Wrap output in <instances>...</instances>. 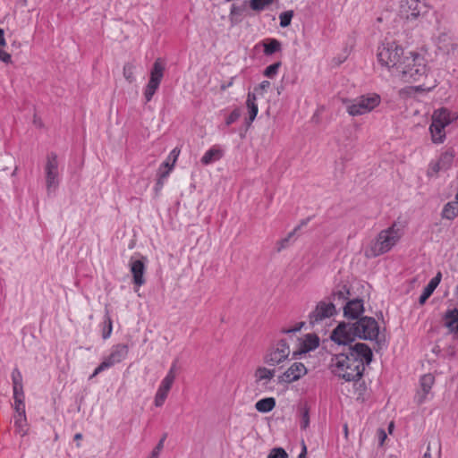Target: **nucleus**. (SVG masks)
Segmentation results:
<instances>
[{
	"label": "nucleus",
	"instance_id": "f257e3e1",
	"mask_svg": "<svg viewBox=\"0 0 458 458\" xmlns=\"http://www.w3.org/2000/svg\"><path fill=\"white\" fill-rule=\"evenodd\" d=\"M344 352L332 355L329 369L331 372L347 382L359 380L373 357L371 349L363 343L348 344Z\"/></svg>",
	"mask_w": 458,
	"mask_h": 458
},
{
	"label": "nucleus",
	"instance_id": "f03ea898",
	"mask_svg": "<svg viewBox=\"0 0 458 458\" xmlns=\"http://www.w3.org/2000/svg\"><path fill=\"white\" fill-rule=\"evenodd\" d=\"M379 333L377 322L370 317H363L353 323H340L332 332L330 338L339 345H348L357 337L375 340Z\"/></svg>",
	"mask_w": 458,
	"mask_h": 458
},
{
	"label": "nucleus",
	"instance_id": "7ed1b4c3",
	"mask_svg": "<svg viewBox=\"0 0 458 458\" xmlns=\"http://www.w3.org/2000/svg\"><path fill=\"white\" fill-rule=\"evenodd\" d=\"M405 53L401 46L394 40L386 39L377 49V60L394 74L397 68L407 69L414 59H403Z\"/></svg>",
	"mask_w": 458,
	"mask_h": 458
},
{
	"label": "nucleus",
	"instance_id": "20e7f679",
	"mask_svg": "<svg viewBox=\"0 0 458 458\" xmlns=\"http://www.w3.org/2000/svg\"><path fill=\"white\" fill-rule=\"evenodd\" d=\"M303 324V322H301L297 327L283 331L286 334V336L279 340L267 350L264 357V361L267 364L276 366L284 361L289 357L291 352H293L291 344H293L294 334L301 330Z\"/></svg>",
	"mask_w": 458,
	"mask_h": 458
},
{
	"label": "nucleus",
	"instance_id": "39448f33",
	"mask_svg": "<svg viewBox=\"0 0 458 458\" xmlns=\"http://www.w3.org/2000/svg\"><path fill=\"white\" fill-rule=\"evenodd\" d=\"M401 235L400 229L396 228L395 224L386 230H382L366 249L365 256L375 258L389 251L398 242Z\"/></svg>",
	"mask_w": 458,
	"mask_h": 458
},
{
	"label": "nucleus",
	"instance_id": "423d86ee",
	"mask_svg": "<svg viewBox=\"0 0 458 458\" xmlns=\"http://www.w3.org/2000/svg\"><path fill=\"white\" fill-rule=\"evenodd\" d=\"M403 59H414V62H411L407 69L397 68L394 76L399 77L403 81L411 82L420 81L426 74L427 66L421 55L415 52H407L403 55Z\"/></svg>",
	"mask_w": 458,
	"mask_h": 458
},
{
	"label": "nucleus",
	"instance_id": "0eeeda50",
	"mask_svg": "<svg viewBox=\"0 0 458 458\" xmlns=\"http://www.w3.org/2000/svg\"><path fill=\"white\" fill-rule=\"evenodd\" d=\"M381 98L377 94L360 96L355 99L344 101L348 114L352 116L362 115L371 112L380 104Z\"/></svg>",
	"mask_w": 458,
	"mask_h": 458
},
{
	"label": "nucleus",
	"instance_id": "6e6552de",
	"mask_svg": "<svg viewBox=\"0 0 458 458\" xmlns=\"http://www.w3.org/2000/svg\"><path fill=\"white\" fill-rule=\"evenodd\" d=\"M129 353V346L125 344H117L112 346L110 353L104 358L103 361L96 368L90 377H93L105 369L114 366L124 360Z\"/></svg>",
	"mask_w": 458,
	"mask_h": 458
},
{
	"label": "nucleus",
	"instance_id": "1a4fd4ad",
	"mask_svg": "<svg viewBox=\"0 0 458 458\" xmlns=\"http://www.w3.org/2000/svg\"><path fill=\"white\" fill-rule=\"evenodd\" d=\"M335 314V304L327 299L322 300L317 303L315 309L310 313L309 324L312 327H316L321 325L324 320L332 318Z\"/></svg>",
	"mask_w": 458,
	"mask_h": 458
},
{
	"label": "nucleus",
	"instance_id": "9d476101",
	"mask_svg": "<svg viewBox=\"0 0 458 458\" xmlns=\"http://www.w3.org/2000/svg\"><path fill=\"white\" fill-rule=\"evenodd\" d=\"M165 65L158 58L155 61L153 67L150 71L149 81L144 90V97L147 102H149L157 89L159 88L160 82L164 76Z\"/></svg>",
	"mask_w": 458,
	"mask_h": 458
},
{
	"label": "nucleus",
	"instance_id": "9b49d317",
	"mask_svg": "<svg viewBox=\"0 0 458 458\" xmlns=\"http://www.w3.org/2000/svg\"><path fill=\"white\" fill-rule=\"evenodd\" d=\"M46 173V185L48 193L55 191L58 185V161L57 156L54 153L47 155V163L45 166Z\"/></svg>",
	"mask_w": 458,
	"mask_h": 458
},
{
	"label": "nucleus",
	"instance_id": "f8f14e48",
	"mask_svg": "<svg viewBox=\"0 0 458 458\" xmlns=\"http://www.w3.org/2000/svg\"><path fill=\"white\" fill-rule=\"evenodd\" d=\"M428 9L421 0H405L401 4L400 14L407 21H414L420 15H424Z\"/></svg>",
	"mask_w": 458,
	"mask_h": 458
},
{
	"label": "nucleus",
	"instance_id": "ddd939ff",
	"mask_svg": "<svg viewBox=\"0 0 458 458\" xmlns=\"http://www.w3.org/2000/svg\"><path fill=\"white\" fill-rule=\"evenodd\" d=\"M293 344H295L298 348L293 349V358H297L300 354L315 350L319 345V338L315 334H307L303 340L294 336Z\"/></svg>",
	"mask_w": 458,
	"mask_h": 458
},
{
	"label": "nucleus",
	"instance_id": "4468645a",
	"mask_svg": "<svg viewBox=\"0 0 458 458\" xmlns=\"http://www.w3.org/2000/svg\"><path fill=\"white\" fill-rule=\"evenodd\" d=\"M14 427L15 431L21 437H25L29 432V424L26 418V410L24 403H15L14 405Z\"/></svg>",
	"mask_w": 458,
	"mask_h": 458
},
{
	"label": "nucleus",
	"instance_id": "2eb2a0df",
	"mask_svg": "<svg viewBox=\"0 0 458 458\" xmlns=\"http://www.w3.org/2000/svg\"><path fill=\"white\" fill-rule=\"evenodd\" d=\"M307 369L301 362H295L285 370L279 380L284 383H292L300 379L302 376L306 375Z\"/></svg>",
	"mask_w": 458,
	"mask_h": 458
},
{
	"label": "nucleus",
	"instance_id": "dca6fc26",
	"mask_svg": "<svg viewBox=\"0 0 458 458\" xmlns=\"http://www.w3.org/2000/svg\"><path fill=\"white\" fill-rule=\"evenodd\" d=\"M130 268L132 275V282L139 288L143 285L146 282L144 278V273L146 270L145 264L140 259H134L133 258L130 260Z\"/></svg>",
	"mask_w": 458,
	"mask_h": 458
},
{
	"label": "nucleus",
	"instance_id": "f3484780",
	"mask_svg": "<svg viewBox=\"0 0 458 458\" xmlns=\"http://www.w3.org/2000/svg\"><path fill=\"white\" fill-rule=\"evenodd\" d=\"M174 380V365L171 367L165 377L162 380L161 385L156 394V401H164L167 398Z\"/></svg>",
	"mask_w": 458,
	"mask_h": 458
},
{
	"label": "nucleus",
	"instance_id": "a211bd4d",
	"mask_svg": "<svg viewBox=\"0 0 458 458\" xmlns=\"http://www.w3.org/2000/svg\"><path fill=\"white\" fill-rule=\"evenodd\" d=\"M363 311L364 306L361 299H353L347 301L344 306V315L348 318H358Z\"/></svg>",
	"mask_w": 458,
	"mask_h": 458
},
{
	"label": "nucleus",
	"instance_id": "6ab92c4d",
	"mask_svg": "<svg viewBox=\"0 0 458 458\" xmlns=\"http://www.w3.org/2000/svg\"><path fill=\"white\" fill-rule=\"evenodd\" d=\"M457 118L458 115L456 113H452L446 108L437 109L432 114V121L443 125L445 128Z\"/></svg>",
	"mask_w": 458,
	"mask_h": 458
},
{
	"label": "nucleus",
	"instance_id": "aec40b11",
	"mask_svg": "<svg viewBox=\"0 0 458 458\" xmlns=\"http://www.w3.org/2000/svg\"><path fill=\"white\" fill-rule=\"evenodd\" d=\"M438 48L446 54H454L458 50V41L446 33H443L437 39Z\"/></svg>",
	"mask_w": 458,
	"mask_h": 458
},
{
	"label": "nucleus",
	"instance_id": "412c9836",
	"mask_svg": "<svg viewBox=\"0 0 458 458\" xmlns=\"http://www.w3.org/2000/svg\"><path fill=\"white\" fill-rule=\"evenodd\" d=\"M434 382L435 377L432 374H425L420 377V388L418 391V395L420 400L433 397L430 394V390Z\"/></svg>",
	"mask_w": 458,
	"mask_h": 458
},
{
	"label": "nucleus",
	"instance_id": "4be33fe9",
	"mask_svg": "<svg viewBox=\"0 0 458 458\" xmlns=\"http://www.w3.org/2000/svg\"><path fill=\"white\" fill-rule=\"evenodd\" d=\"M445 326L450 332H458V310H447L443 317Z\"/></svg>",
	"mask_w": 458,
	"mask_h": 458
},
{
	"label": "nucleus",
	"instance_id": "5701e85b",
	"mask_svg": "<svg viewBox=\"0 0 458 458\" xmlns=\"http://www.w3.org/2000/svg\"><path fill=\"white\" fill-rule=\"evenodd\" d=\"M274 376L275 370L265 367H259L254 373L255 382L257 384H261L262 386L269 383Z\"/></svg>",
	"mask_w": 458,
	"mask_h": 458
},
{
	"label": "nucleus",
	"instance_id": "b1692460",
	"mask_svg": "<svg viewBox=\"0 0 458 458\" xmlns=\"http://www.w3.org/2000/svg\"><path fill=\"white\" fill-rule=\"evenodd\" d=\"M349 295L350 292L347 286L342 285L337 290L334 291L327 300L333 301L336 306L337 304H345Z\"/></svg>",
	"mask_w": 458,
	"mask_h": 458
},
{
	"label": "nucleus",
	"instance_id": "393cba45",
	"mask_svg": "<svg viewBox=\"0 0 458 458\" xmlns=\"http://www.w3.org/2000/svg\"><path fill=\"white\" fill-rule=\"evenodd\" d=\"M246 106L249 113V122L248 124L250 125L256 118L259 107L257 104V98L255 93L249 92L247 95V100H246Z\"/></svg>",
	"mask_w": 458,
	"mask_h": 458
},
{
	"label": "nucleus",
	"instance_id": "a878e982",
	"mask_svg": "<svg viewBox=\"0 0 458 458\" xmlns=\"http://www.w3.org/2000/svg\"><path fill=\"white\" fill-rule=\"evenodd\" d=\"M429 131L434 143H442L445 139V127L432 121Z\"/></svg>",
	"mask_w": 458,
	"mask_h": 458
},
{
	"label": "nucleus",
	"instance_id": "bb28decb",
	"mask_svg": "<svg viewBox=\"0 0 458 458\" xmlns=\"http://www.w3.org/2000/svg\"><path fill=\"white\" fill-rule=\"evenodd\" d=\"M441 216L444 219L454 220L458 216V204L454 201L447 202L443 208Z\"/></svg>",
	"mask_w": 458,
	"mask_h": 458
},
{
	"label": "nucleus",
	"instance_id": "cd10ccee",
	"mask_svg": "<svg viewBox=\"0 0 458 458\" xmlns=\"http://www.w3.org/2000/svg\"><path fill=\"white\" fill-rule=\"evenodd\" d=\"M222 157V152L215 148L208 149L204 156L201 157V163L203 165H209Z\"/></svg>",
	"mask_w": 458,
	"mask_h": 458
},
{
	"label": "nucleus",
	"instance_id": "c85d7f7f",
	"mask_svg": "<svg viewBox=\"0 0 458 458\" xmlns=\"http://www.w3.org/2000/svg\"><path fill=\"white\" fill-rule=\"evenodd\" d=\"M264 54L266 55H271L281 50V43L276 38L268 39L263 42Z\"/></svg>",
	"mask_w": 458,
	"mask_h": 458
},
{
	"label": "nucleus",
	"instance_id": "c756f323",
	"mask_svg": "<svg viewBox=\"0 0 458 458\" xmlns=\"http://www.w3.org/2000/svg\"><path fill=\"white\" fill-rule=\"evenodd\" d=\"M299 227L294 228L291 233L287 234L284 238L281 239L276 242V250L277 251H281L282 250L290 246V244L294 241V236Z\"/></svg>",
	"mask_w": 458,
	"mask_h": 458
},
{
	"label": "nucleus",
	"instance_id": "7c9ffc66",
	"mask_svg": "<svg viewBox=\"0 0 458 458\" xmlns=\"http://www.w3.org/2000/svg\"><path fill=\"white\" fill-rule=\"evenodd\" d=\"M12 379L13 384V395L15 401H21L20 397L17 396V388L21 387L22 377L18 369H14L12 372Z\"/></svg>",
	"mask_w": 458,
	"mask_h": 458
},
{
	"label": "nucleus",
	"instance_id": "2f4dec72",
	"mask_svg": "<svg viewBox=\"0 0 458 458\" xmlns=\"http://www.w3.org/2000/svg\"><path fill=\"white\" fill-rule=\"evenodd\" d=\"M274 0H250V7L253 11L260 12L272 4Z\"/></svg>",
	"mask_w": 458,
	"mask_h": 458
},
{
	"label": "nucleus",
	"instance_id": "473e14b6",
	"mask_svg": "<svg viewBox=\"0 0 458 458\" xmlns=\"http://www.w3.org/2000/svg\"><path fill=\"white\" fill-rule=\"evenodd\" d=\"M454 157V154L453 151H446L441 155L437 162L440 164V166L446 170L451 166Z\"/></svg>",
	"mask_w": 458,
	"mask_h": 458
},
{
	"label": "nucleus",
	"instance_id": "72a5a7b5",
	"mask_svg": "<svg viewBox=\"0 0 458 458\" xmlns=\"http://www.w3.org/2000/svg\"><path fill=\"white\" fill-rule=\"evenodd\" d=\"M437 286L435 284V283H432L431 281L428 284V285L424 288L422 294L420 295L419 299V303L420 305H423L427 300L430 297V295L433 293L435 289Z\"/></svg>",
	"mask_w": 458,
	"mask_h": 458
},
{
	"label": "nucleus",
	"instance_id": "f704fd0d",
	"mask_svg": "<svg viewBox=\"0 0 458 458\" xmlns=\"http://www.w3.org/2000/svg\"><path fill=\"white\" fill-rule=\"evenodd\" d=\"M245 10V6H237L233 4L230 12V21L233 24L238 23L241 20L239 17L242 16Z\"/></svg>",
	"mask_w": 458,
	"mask_h": 458
},
{
	"label": "nucleus",
	"instance_id": "c9c22d12",
	"mask_svg": "<svg viewBox=\"0 0 458 458\" xmlns=\"http://www.w3.org/2000/svg\"><path fill=\"white\" fill-rule=\"evenodd\" d=\"M134 69L135 65L132 63H127L123 66V76L125 80L130 83L135 81Z\"/></svg>",
	"mask_w": 458,
	"mask_h": 458
},
{
	"label": "nucleus",
	"instance_id": "e433bc0d",
	"mask_svg": "<svg viewBox=\"0 0 458 458\" xmlns=\"http://www.w3.org/2000/svg\"><path fill=\"white\" fill-rule=\"evenodd\" d=\"M112 329H113L112 319H111L110 316L108 315V312L106 311V318H105V322H104V327H103V331H102V337L104 339L109 338L112 334Z\"/></svg>",
	"mask_w": 458,
	"mask_h": 458
},
{
	"label": "nucleus",
	"instance_id": "4c0bfd02",
	"mask_svg": "<svg viewBox=\"0 0 458 458\" xmlns=\"http://www.w3.org/2000/svg\"><path fill=\"white\" fill-rule=\"evenodd\" d=\"M280 66H281V62H276L273 64L268 65L264 70L263 73L266 77L272 79L277 74Z\"/></svg>",
	"mask_w": 458,
	"mask_h": 458
},
{
	"label": "nucleus",
	"instance_id": "58836bf2",
	"mask_svg": "<svg viewBox=\"0 0 458 458\" xmlns=\"http://www.w3.org/2000/svg\"><path fill=\"white\" fill-rule=\"evenodd\" d=\"M293 16V11L284 12L279 15L280 26L285 28L290 25L292 18Z\"/></svg>",
	"mask_w": 458,
	"mask_h": 458
},
{
	"label": "nucleus",
	"instance_id": "ea45409f",
	"mask_svg": "<svg viewBox=\"0 0 458 458\" xmlns=\"http://www.w3.org/2000/svg\"><path fill=\"white\" fill-rule=\"evenodd\" d=\"M167 437V434L165 433L162 437V438L159 440L158 444L157 445V446L154 448V450L152 451L151 454H150V458H158L159 456V454L160 452L162 451L163 447H164V442L165 440Z\"/></svg>",
	"mask_w": 458,
	"mask_h": 458
},
{
	"label": "nucleus",
	"instance_id": "a19ab883",
	"mask_svg": "<svg viewBox=\"0 0 458 458\" xmlns=\"http://www.w3.org/2000/svg\"><path fill=\"white\" fill-rule=\"evenodd\" d=\"M288 454L284 449L281 447L274 448L270 451L267 458H287Z\"/></svg>",
	"mask_w": 458,
	"mask_h": 458
},
{
	"label": "nucleus",
	"instance_id": "79ce46f5",
	"mask_svg": "<svg viewBox=\"0 0 458 458\" xmlns=\"http://www.w3.org/2000/svg\"><path fill=\"white\" fill-rule=\"evenodd\" d=\"M276 403H256V409L260 412H268L275 407Z\"/></svg>",
	"mask_w": 458,
	"mask_h": 458
},
{
	"label": "nucleus",
	"instance_id": "37998d69",
	"mask_svg": "<svg viewBox=\"0 0 458 458\" xmlns=\"http://www.w3.org/2000/svg\"><path fill=\"white\" fill-rule=\"evenodd\" d=\"M309 424H310L309 410L306 407H304L301 410V428L305 429L308 428Z\"/></svg>",
	"mask_w": 458,
	"mask_h": 458
},
{
	"label": "nucleus",
	"instance_id": "c03bdc74",
	"mask_svg": "<svg viewBox=\"0 0 458 458\" xmlns=\"http://www.w3.org/2000/svg\"><path fill=\"white\" fill-rule=\"evenodd\" d=\"M241 115V113L238 109H235L233 110L229 115L228 117L226 118L225 120V123L226 125H231L232 123H233L234 122H236L238 120V118L240 117Z\"/></svg>",
	"mask_w": 458,
	"mask_h": 458
},
{
	"label": "nucleus",
	"instance_id": "a18cd8bd",
	"mask_svg": "<svg viewBox=\"0 0 458 458\" xmlns=\"http://www.w3.org/2000/svg\"><path fill=\"white\" fill-rule=\"evenodd\" d=\"M270 87V82L268 81H263L260 84H259L255 88V91L259 94H263L267 89Z\"/></svg>",
	"mask_w": 458,
	"mask_h": 458
},
{
	"label": "nucleus",
	"instance_id": "49530a36",
	"mask_svg": "<svg viewBox=\"0 0 458 458\" xmlns=\"http://www.w3.org/2000/svg\"><path fill=\"white\" fill-rule=\"evenodd\" d=\"M440 170H445L444 167L440 166V164L438 162L435 163V164H432L430 165V168L428 172V174L429 176H432V175H435L437 174Z\"/></svg>",
	"mask_w": 458,
	"mask_h": 458
},
{
	"label": "nucleus",
	"instance_id": "de8ad7c7",
	"mask_svg": "<svg viewBox=\"0 0 458 458\" xmlns=\"http://www.w3.org/2000/svg\"><path fill=\"white\" fill-rule=\"evenodd\" d=\"M174 167V163L171 165V167H169L168 169L166 170H163L162 167H160L159 169V172H158V178H162L163 180H165V178L169 175L170 172L172 171Z\"/></svg>",
	"mask_w": 458,
	"mask_h": 458
},
{
	"label": "nucleus",
	"instance_id": "09e8293b",
	"mask_svg": "<svg viewBox=\"0 0 458 458\" xmlns=\"http://www.w3.org/2000/svg\"><path fill=\"white\" fill-rule=\"evenodd\" d=\"M0 60L5 64H10L12 62L11 55L0 48Z\"/></svg>",
	"mask_w": 458,
	"mask_h": 458
},
{
	"label": "nucleus",
	"instance_id": "8fccbe9b",
	"mask_svg": "<svg viewBox=\"0 0 458 458\" xmlns=\"http://www.w3.org/2000/svg\"><path fill=\"white\" fill-rule=\"evenodd\" d=\"M377 437L379 440V445H383L385 440L386 439V433L383 428L377 429Z\"/></svg>",
	"mask_w": 458,
	"mask_h": 458
},
{
	"label": "nucleus",
	"instance_id": "3c124183",
	"mask_svg": "<svg viewBox=\"0 0 458 458\" xmlns=\"http://www.w3.org/2000/svg\"><path fill=\"white\" fill-rule=\"evenodd\" d=\"M164 182H165V180H163L162 178H157V183L155 186L156 192H159L162 190Z\"/></svg>",
	"mask_w": 458,
	"mask_h": 458
},
{
	"label": "nucleus",
	"instance_id": "603ef678",
	"mask_svg": "<svg viewBox=\"0 0 458 458\" xmlns=\"http://www.w3.org/2000/svg\"><path fill=\"white\" fill-rule=\"evenodd\" d=\"M0 46L1 47L6 46V41L4 38V30L3 29H0Z\"/></svg>",
	"mask_w": 458,
	"mask_h": 458
},
{
	"label": "nucleus",
	"instance_id": "864d4df0",
	"mask_svg": "<svg viewBox=\"0 0 458 458\" xmlns=\"http://www.w3.org/2000/svg\"><path fill=\"white\" fill-rule=\"evenodd\" d=\"M441 273L438 272L435 277H433L430 281L432 283H435V284L437 286L441 281Z\"/></svg>",
	"mask_w": 458,
	"mask_h": 458
},
{
	"label": "nucleus",
	"instance_id": "5fc2aeb1",
	"mask_svg": "<svg viewBox=\"0 0 458 458\" xmlns=\"http://www.w3.org/2000/svg\"><path fill=\"white\" fill-rule=\"evenodd\" d=\"M306 454H307V446L304 444V442H302V448H301V454H299V458H306Z\"/></svg>",
	"mask_w": 458,
	"mask_h": 458
},
{
	"label": "nucleus",
	"instance_id": "6e6d98bb",
	"mask_svg": "<svg viewBox=\"0 0 458 458\" xmlns=\"http://www.w3.org/2000/svg\"><path fill=\"white\" fill-rule=\"evenodd\" d=\"M394 421H391V422L389 423V425H388V432H389L390 434H392V432H393V430H394Z\"/></svg>",
	"mask_w": 458,
	"mask_h": 458
},
{
	"label": "nucleus",
	"instance_id": "4d7b16f0",
	"mask_svg": "<svg viewBox=\"0 0 458 458\" xmlns=\"http://www.w3.org/2000/svg\"><path fill=\"white\" fill-rule=\"evenodd\" d=\"M17 396H19L21 400L22 399V386L17 388Z\"/></svg>",
	"mask_w": 458,
	"mask_h": 458
},
{
	"label": "nucleus",
	"instance_id": "13d9d810",
	"mask_svg": "<svg viewBox=\"0 0 458 458\" xmlns=\"http://www.w3.org/2000/svg\"><path fill=\"white\" fill-rule=\"evenodd\" d=\"M259 401L273 402V401H275V399L273 397H263V398L259 399Z\"/></svg>",
	"mask_w": 458,
	"mask_h": 458
},
{
	"label": "nucleus",
	"instance_id": "bf43d9fd",
	"mask_svg": "<svg viewBox=\"0 0 458 458\" xmlns=\"http://www.w3.org/2000/svg\"><path fill=\"white\" fill-rule=\"evenodd\" d=\"M82 438V434L81 433H77L74 435V440L76 441H79Z\"/></svg>",
	"mask_w": 458,
	"mask_h": 458
},
{
	"label": "nucleus",
	"instance_id": "052dcab7",
	"mask_svg": "<svg viewBox=\"0 0 458 458\" xmlns=\"http://www.w3.org/2000/svg\"><path fill=\"white\" fill-rule=\"evenodd\" d=\"M162 168H164L165 170L168 169L169 167H171V165H169L168 162H165L162 166Z\"/></svg>",
	"mask_w": 458,
	"mask_h": 458
},
{
	"label": "nucleus",
	"instance_id": "680f3d73",
	"mask_svg": "<svg viewBox=\"0 0 458 458\" xmlns=\"http://www.w3.org/2000/svg\"><path fill=\"white\" fill-rule=\"evenodd\" d=\"M344 437L347 438V437H348V426H347V424H344Z\"/></svg>",
	"mask_w": 458,
	"mask_h": 458
},
{
	"label": "nucleus",
	"instance_id": "e2e57ef3",
	"mask_svg": "<svg viewBox=\"0 0 458 458\" xmlns=\"http://www.w3.org/2000/svg\"><path fill=\"white\" fill-rule=\"evenodd\" d=\"M454 202H456L458 204V192L455 194V197H454Z\"/></svg>",
	"mask_w": 458,
	"mask_h": 458
},
{
	"label": "nucleus",
	"instance_id": "0e129e2a",
	"mask_svg": "<svg viewBox=\"0 0 458 458\" xmlns=\"http://www.w3.org/2000/svg\"><path fill=\"white\" fill-rule=\"evenodd\" d=\"M16 172H17V167L14 169V171L13 172L12 175H15L16 174Z\"/></svg>",
	"mask_w": 458,
	"mask_h": 458
},
{
	"label": "nucleus",
	"instance_id": "69168bd1",
	"mask_svg": "<svg viewBox=\"0 0 458 458\" xmlns=\"http://www.w3.org/2000/svg\"><path fill=\"white\" fill-rule=\"evenodd\" d=\"M455 292H456V294L458 295V284H457Z\"/></svg>",
	"mask_w": 458,
	"mask_h": 458
}]
</instances>
